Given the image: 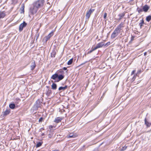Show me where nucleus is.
<instances>
[{
	"label": "nucleus",
	"instance_id": "1",
	"mask_svg": "<svg viewBox=\"0 0 151 151\" xmlns=\"http://www.w3.org/2000/svg\"><path fill=\"white\" fill-rule=\"evenodd\" d=\"M44 3V0H37L34 2L30 7L29 13L32 15L36 14L39 8L42 7Z\"/></svg>",
	"mask_w": 151,
	"mask_h": 151
},
{
	"label": "nucleus",
	"instance_id": "2",
	"mask_svg": "<svg viewBox=\"0 0 151 151\" xmlns=\"http://www.w3.org/2000/svg\"><path fill=\"white\" fill-rule=\"evenodd\" d=\"M120 30L116 28L111 35V38L114 39L120 33Z\"/></svg>",
	"mask_w": 151,
	"mask_h": 151
},
{
	"label": "nucleus",
	"instance_id": "3",
	"mask_svg": "<svg viewBox=\"0 0 151 151\" xmlns=\"http://www.w3.org/2000/svg\"><path fill=\"white\" fill-rule=\"evenodd\" d=\"M42 102L40 101V100L38 99L36 102V104L34 106V108L35 109L37 110L39 108H41V106Z\"/></svg>",
	"mask_w": 151,
	"mask_h": 151
},
{
	"label": "nucleus",
	"instance_id": "4",
	"mask_svg": "<svg viewBox=\"0 0 151 151\" xmlns=\"http://www.w3.org/2000/svg\"><path fill=\"white\" fill-rule=\"evenodd\" d=\"M94 9H90L89 11L87 12L86 17V19H88L90 18L91 14L94 11Z\"/></svg>",
	"mask_w": 151,
	"mask_h": 151
},
{
	"label": "nucleus",
	"instance_id": "5",
	"mask_svg": "<svg viewBox=\"0 0 151 151\" xmlns=\"http://www.w3.org/2000/svg\"><path fill=\"white\" fill-rule=\"evenodd\" d=\"M27 25V23L24 21L23 23L21 24L19 27V32L22 31L23 29V28L25 27Z\"/></svg>",
	"mask_w": 151,
	"mask_h": 151
},
{
	"label": "nucleus",
	"instance_id": "6",
	"mask_svg": "<svg viewBox=\"0 0 151 151\" xmlns=\"http://www.w3.org/2000/svg\"><path fill=\"white\" fill-rule=\"evenodd\" d=\"M36 64L35 61L34 60L32 61V62L31 63L30 65V69L32 70H33L36 67Z\"/></svg>",
	"mask_w": 151,
	"mask_h": 151
},
{
	"label": "nucleus",
	"instance_id": "7",
	"mask_svg": "<svg viewBox=\"0 0 151 151\" xmlns=\"http://www.w3.org/2000/svg\"><path fill=\"white\" fill-rule=\"evenodd\" d=\"M104 46V43L103 42H101L97 44L95 47H94V49H97L99 48L102 47Z\"/></svg>",
	"mask_w": 151,
	"mask_h": 151
},
{
	"label": "nucleus",
	"instance_id": "8",
	"mask_svg": "<svg viewBox=\"0 0 151 151\" xmlns=\"http://www.w3.org/2000/svg\"><path fill=\"white\" fill-rule=\"evenodd\" d=\"M64 76L62 75H59L58 74V79H57L56 81H55V82H58L62 80L64 78Z\"/></svg>",
	"mask_w": 151,
	"mask_h": 151
},
{
	"label": "nucleus",
	"instance_id": "9",
	"mask_svg": "<svg viewBox=\"0 0 151 151\" xmlns=\"http://www.w3.org/2000/svg\"><path fill=\"white\" fill-rule=\"evenodd\" d=\"M77 135L76 133H70L68 136H67V137L68 138H75L77 137Z\"/></svg>",
	"mask_w": 151,
	"mask_h": 151
},
{
	"label": "nucleus",
	"instance_id": "10",
	"mask_svg": "<svg viewBox=\"0 0 151 151\" xmlns=\"http://www.w3.org/2000/svg\"><path fill=\"white\" fill-rule=\"evenodd\" d=\"M63 118L61 117H58L55 119L54 122L57 123H59L61 122V120L63 119Z\"/></svg>",
	"mask_w": 151,
	"mask_h": 151
},
{
	"label": "nucleus",
	"instance_id": "11",
	"mask_svg": "<svg viewBox=\"0 0 151 151\" xmlns=\"http://www.w3.org/2000/svg\"><path fill=\"white\" fill-rule=\"evenodd\" d=\"M150 7L147 5L146 4L142 8L143 11L145 12H147L149 9Z\"/></svg>",
	"mask_w": 151,
	"mask_h": 151
},
{
	"label": "nucleus",
	"instance_id": "12",
	"mask_svg": "<svg viewBox=\"0 0 151 151\" xmlns=\"http://www.w3.org/2000/svg\"><path fill=\"white\" fill-rule=\"evenodd\" d=\"M58 77V73H55L51 77V78L54 80H56Z\"/></svg>",
	"mask_w": 151,
	"mask_h": 151
},
{
	"label": "nucleus",
	"instance_id": "13",
	"mask_svg": "<svg viewBox=\"0 0 151 151\" xmlns=\"http://www.w3.org/2000/svg\"><path fill=\"white\" fill-rule=\"evenodd\" d=\"M6 15V12L4 11L0 12V19L4 18Z\"/></svg>",
	"mask_w": 151,
	"mask_h": 151
},
{
	"label": "nucleus",
	"instance_id": "14",
	"mask_svg": "<svg viewBox=\"0 0 151 151\" xmlns=\"http://www.w3.org/2000/svg\"><path fill=\"white\" fill-rule=\"evenodd\" d=\"M123 24L124 23L123 22H121L119 25L117 26L116 28L121 31L122 30V27H123Z\"/></svg>",
	"mask_w": 151,
	"mask_h": 151
},
{
	"label": "nucleus",
	"instance_id": "15",
	"mask_svg": "<svg viewBox=\"0 0 151 151\" xmlns=\"http://www.w3.org/2000/svg\"><path fill=\"white\" fill-rule=\"evenodd\" d=\"M125 13L124 12L120 13L118 15V16L119 17V18L118 19V20L119 21L121 20V19L123 18V17H124L125 16Z\"/></svg>",
	"mask_w": 151,
	"mask_h": 151
},
{
	"label": "nucleus",
	"instance_id": "16",
	"mask_svg": "<svg viewBox=\"0 0 151 151\" xmlns=\"http://www.w3.org/2000/svg\"><path fill=\"white\" fill-rule=\"evenodd\" d=\"M10 112V109H6L3 112V114L4 116H6L9 114Z\"/></svg>",
	"mask_w": 151,
	"mask_h": 151
},
{
	"label": "nucleus",
	"instance_id": "17",
	"mask_svg": "<svg viewBox=\"0 0 151 151\" xmlns=\"http://www.w3.org/2000/svg\"><path fill=\"white\" fill-rule=\"evenodd\" d=\"M57 50H53L52 52L51 53V57L52 58L55 57L56 54Z\"/></svg>",
	"mask_w": 151,
	"mask_h": 151
},
{
	"label": "nucleus",
	"instance_id": "18",
	"mask_svg": "<svg viewBox=\"0 0 151 151\" xmlns=\"http://www.w3.org/2000/svg\"><path fill=\"white\" fill-rule=\"evenodd\" d=\"M67 88V86H65L64 87H60L58 88L59 91H64Z\"/></svg>",
	"mask_w": 151,
	"mask_h": 151
},
{
	"label": "nucleus",
	"instance_id": "19",
	"mask_svg": "<svg viewBox=\"0 0 151 151\" xmlns=\"http://www.w3.org/2000/svg\"><path fill=\"white\" fill-rule=\"evenodd\" d=\"M53 90H56L57 89V84L54 83H53L51 86Z\"/></svg>",
	"mask_w": 151,
	"mask_h": 151
},
{
	"label": "nucleus",
	"instance_id": "20",
	"mask_svg": "<svg viewBox=\"0 0 151 151\" xmlns=\"http://www.w3.org/2000/svg\"><path fill=\"white\" fill-rule=\"evenodd\" d=\"M144 23V21L142 19L141 21V22L139 24V25L140 26V29L142 28V27L143 26V24Z\"/></svg>",
	"mask_w": 151,
	"mask_h": 151
},
{
	"label": "nucleus",
	"instance_id": "21",
	"mask_svg": "<svg viewBox=\"0 0 151 151\" xmlns=\"http://www.w3.org/2000/svg\"><path fill=\"white\" fill-rule=\"evenodd\" d=\"M53 32H52L50 33H49L47 36H45L48 40H49L50 38L52 36Z\"/></svg>",
	"mask_w": 151,
	"mask_h": 151
},
{
	"label": "nucleus",
	"instance_id": "22",
	"mask_svg": "<svg viewBox=\"0 0 151 151\" xmlns=\"http://www.w3.org/2000/svg\"><path fill=\"white\" fill-rule=\"evenodd\" d=\"M9 107L11 109H13L15 108V105L14 104H11L9 105Z\"/></svg>",
	"mask_w": 151,
	"mask_h": 151
},
{
	"label": "nucleus",
	"instance_id": "23",
	"mask_svg": "<svg viewBox=\"0 0 151 151\" xmlns=\"http://www.w3.org/2000/svg\"><path fill=\"white\" fill-rule=\"evenodd\" d=\"M39 36V33L38 32V30H37V32L35 35V37H36V40H37L38 39Z\"/></svg>",
	"mask_w": 151,
	"mask_h": 151
},
{
	"label": "nucleus",
	"instance_id": "24",
	"mask_svg": "<svg viewBox=\"0 0 151 151\" xmlns=\"http://www.w3.org/2000/svg\"><path fill=\"white\" fill-rule=\"evenodd\" d=\"M42 142H37L36 145V147H40L42 145Z\"/></svg>",
	"mask_w": 151,
	"mask_h": 151
},
{
	"label": "nucleus",
	"instance_id": "25",
	"mask_svg": "<svg viewBox=\"0 0 151 151\" xmlns=\"http://www.w3.org/2000/svg\"><path fill=\"white\" fill-rule=\"evenodd\" d=\"M73 62V59L72 58L70 59L68 62L67 64L68 65H70L72 64Z\"/></svg>",
	"mask_w": 151,
	"mask_h": 151
},
{
	"label": "nucleus",
	"instance_id": "26",
	"mask_svg": "<svg viewBox=\"0 0 151 151\" xmlns=\"http://www.w3.org/2000/svg\"><path fill=\"white\" fill-rule=\"evenodd\" d=\"M151 19V16H148L146 17V20L148 22H149Z\"/></svg>",
	"mask_w": 151,
	"mask_h": 151
},
{
	"label": "nucleus",
	"instance_id": "27",
	"mask_svg": "<svg viewBox=\"0 0 151 151\" xmlns=\"http://www.w3.org/2000/svg\"><path fill=\"white\" fill-rule=\"evenodd\" d=\"M145 124L147 127H149L150 126L149 123L147 121V119L146 118H145Z\"/></svg>",
	"mask_w": 151,
	"mask_h": 151
},
{
	"label": "nucleus",
	"instance_id": "28",
	"mask_svg": "<svg viewBox=\"0 0 151 151\" xmlns=\"http://www.w3.org/2000/svg\"><path fill=\"white\" fill-rule=\"evenodd\" d=\"M24 4H23L22 5V7L21 8V9L22 10V13H24Z\"/></svg>",
	"mask_w": 151,
	"mask_h": 151
},
{
	"label": "nucleus",
	"instance_id": "29",
	"mask_svg": "<svg viewBox=\"0 0 151 151\" xmlns=\"http://www.w3.org/2000/svg\"><path fill=\"white\" fill-rule=\"evenodd\" d=\"M52 93L51 90L50 89H49L47 92V95L48 96L50 95Z\"/></svg>",
	"mask_w": 151,
	"mask_h": 151
},
{
	"label": "nucleus",
	"instance_id": "30",
	"mask_svg": "<svg viewBox=\"0 0 151 151\" xmlns=\"http://www.w3.org/2000/svg\"><path fill=\"white\" fill-rule=\"evenodd\" d=\"M110 42H108L106 43L105 44L104 43V46L106 47L110 45Z\"/></svg>",
	"mask_w": 151,
	"mask_h": 151
},
{
	"label": "nucleus",
	"instance_id": "31",
	"mask_svg": "<svg viewBox=\"0 0 151 151\" xmlns=\"http://www.w3.org/2000/svg\"><path fill=\"white\" fill-rule=\"evenodd\" d=\"M136 76V74L134 75V76L132 78V80H131L132 82L134 81L135 80V79H136V76Z\"/></svg>",
	"mask_w": 151,
	"mask_h": 151
},
{
	"label": "nucleus",
	"instance_id": "32",
	"mask_svg": "<svg viewBox=\"0 0 151 151\" xmlns=\"http://www.w3.org/2000/svg\"><path fill=\"white\" fill-rule=\"evenodd\" d=\"M141 70H138L137 73L136 74V76H138V75L140 73H141Z\"/></svg>",
	"mask_w": 151,
	"mask_h": 151
},
{
	"label": "nucleus",
	"instance_id": "33",
	"mask_svg": "<svg viewBox=\"0 0 151 151\" xmlns=\"http://www.w3.org/2000/svg\"><path fill=\"white\" fill-rule=\"evenodd\" d=\"M138 10V12L139 13H140L141 12H142L143 11V9H138V8L137 9Z\"/></svg>",
	"mask_w": 151,
	"mask_h": 151
},
{
	"label": "nucleus",
	"instance_id": "34",
	"mask_svg": "<svg viewBox=\"0 0 151 151\" xmlns=\"http://www.w3.org/2000/svg\"><path fill=\"white\" fill-rule=\"evenodd\" d=\"M48 40V39L45 37H44L43 39V40L45 42H46Z\"/></svg>",
	"mask_w": 151,
	"mask_h": 151
},
{
	"label": "nucleus",
	"instance_id": "35",
	"mask_svg": "<svg viewBox=\"0 0 151 151\" xmlns=\"http://www.w3.org/2000/svg\"><path fill=\"white\" fill-rule=\"evenodd\" d=\"M95 50H96L94 49V48H91V50L90 51L88 52V53H91V52H92L93 51Z\"/></svg>",
	"mask_w": 151,
	"mask_h": 151
},
{
	"label": "nucleus",
	"instance_id": "36",
	"mask_svg": "<svg viewBox=\"0 0 151 151\" xmlns=\"http://www.w3.org/2000/svg\"><path fill=\"white\" fill-rule=\"evenodd\" d=\"M43 118L42 117H41L39 119V122H41L43 121Z\"/></svg>",
	"mask_w": 151,
	"mask_h": 151
},
{
	"label": "nucleus",
	"instance_id": "37",
	"mask_svg": "<svg viewBox=\"0 0 151 151\" xmlns=\"http://www.w3.org/2000/svg\"><path fill=\"white\" fill-rule=\"evenodd\" d=\"M107 15V13H105L104 14V19H106Z\"/></svg>",
	"mask_w": 151,
	"mask_h": 151
},
{
	"label": "nucleus",
	"instance_id": "38",
	"mask_svg": "<svg viewBox=\"0 0 151 151\" xmlns=\"http://www.w3.org/2000/svg\"><path fill=\"white\" fill-rule=\"evenodd\" d=\"M136 72V70H133L132 72L131 75H132L135 72Z\"/></svg>",
	"mask_w": 151,
	"mask_h": 151
},
{
	"label": "nucleus",
	"instance_id": "39",
	"mask_svg": "<svg viewBox=\"0 0 151 151\" xmlns=\"http://www.w3.org/2000/svg\"><path fill=\"white\" fill-rule=\"evenodd\" d=\"M44 129L43 128H41L40 129H39V131L41 132L42 130H44Z\"/></svg>",
	"mask_w": 151,
	"mask_h": 151
},
{
	"label": "nucleus",
	"instance_id": "40",
	"mask_svg": "<svg viewBox=\"0 0 151 151\" xmlns=\"http://www.w3.org/2000/svg\"><path fill=\"white\" fill-rule=\"evenodd\" d=\"M67 68L66 67H64L63 68V69L64 70H67Z\"/></svg>",
	"mask_w": 151,
	"mask_h": 151
},
{
	"label": "nucleus",
	"instance_id": "41",
	"mask_svg": "<svg viewBox=\"0 0 151 151\" xmlns=\"http://www.w3.org/2000/svg\"><path fill=\"white\" fill-rule=\"evenodd\" d=\"M59 71L60 73H63L64 72V71L61 70H60Z\"/></svg>",
	"mask_w": 151,
	"mask_h": 151
},
{
	"label": "nucleus",
	"instance_id": "42",
	"mask_svg": "<svg viewBox=\"0 0 151 151\" xmlns=\"http://www.w3.org/2000/svg\"><path fill=\"white\" fill-rule=\"evenodd\" d=\"M144 55L145 56L146 55H147V52H145L144 53Z\"/></svg>",
	"mask_w": 151,
	"mask_h": 151
},
{
	"label": "nucleus",
	"instance_id": "43",
	"mask_svg": "<svg viewBox=\"0 0 151 151\" xmlns=\"http://www.w3.org/2000/svg\"><path fill=\"white\" fill-rule=\"evenodd\" d=\"M20 99H18L17 100V101L19 102H20Z\"/></svg>",
	"mask_w": 151,
	"mask_h": 151
},
{
	"label": "nucleus",
	"instance_id": "44",
	"mask_svg": "<svg viewBox=\"0 0 151 151\" xmlns=\"http://www.w3.org/2000/svg\"><path fill=\"white\" fill-rule=\"evenodd\" d=\"M52 151H60L58 150H53Z\"/></svg>",
	"mask_w": 151,
	"mask_h": 151
},
{
	"label": "nucleus",
	"instance_id": "45",
	"mask_svg": "<svg viewBox=\"0 0 151 151\" xmlns=\"http://www.w3.org/2000/svg\"><path fill=\"white\" fill-rule=\"evenodd\" d=\"M44 135H45V134H44V133H42L41 134V136H42H42H44Z\"/></svg>",
	"mask_w": 151,
	"mask_h": 151
},
{
	"label": "nucleus",
	"instance_id": "46",
	"mask_svg": "<svg viewBox=\"0 0 151 151\" xmlns=\"http://www.w3.org/2000/svg\"><path fill=\"white\" fill-rule=\"evenodd\" d=\"M52 127H53V126H50V128H52Z\"/></svg>",
	"mask_w": 151,
	"mask_h": 151
},
{
	"label": "nucleus",
	"instance_id": "47",
	"mask_svg": "<svg viewBox=\"0 0 151 151\" xmlns=\"http://www.w3.org/2000/svg\"><path fill=\"white\" fill-rule=\"evenodd\" d=\"M123 148H124V150H125L126 148L127 147H125V148L124 147H123Z\"/></svg>",
	"mask_w": 151,
	"mask_h": 151
},
{
	"label": "nucleus",
	"instance_id": "48",
	"mask_svg": "<svg viewBox=\"0 0 151 151\" xmlns=\"http://www.w3.org/2000/svg\"><path fill=\"white\" fill-rule=\"evenodd\" d=\"M134 0H130V1H134Z\"/></svg>",
	"mask_w": 151,
	"mask_h": 151
}]
</instances>
